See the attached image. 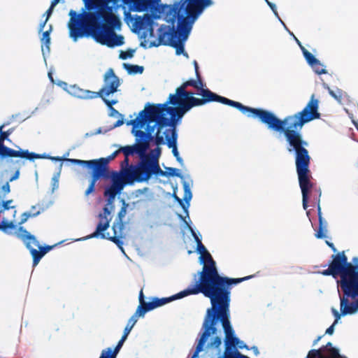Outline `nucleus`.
Listing matches in <instances>:
<instances>
[{
  "label": "nucleus",
  "instance_id": "f257e3e1",
  "mask_svg": "<svg viewBox=\"0 0 358 358\" xmlns=\"http://www.w3.org/2000/svg\"><path fill=\"white\" fill-rule=\"evenodd\" d=\"M319 101L312 95L303 109L294 115L286 116L283 120L275 115L268 122L267 127L275 131L283 133L287 143V150L294 153L295 165L299 184L302 193V203L305 210L310 201L317 206V214L322 212L320 197L322 191L320 187L310 181L309 169L311 157L306 149L308 143L300 133L303 125L313 120L319 119Z\"/></svg>",
  "mask_w": 358,
  "mask_h": 358
},
{
  "label": "nucleus",
  "instance_id": "f03ea898",
  "mask_svg": "<svg viewBox=\"0 0 358 358\" xmlns=\"http://www.w3.org/2000/svg\"><path fill=\"white\" fill-rule=\"evenodd\" d=\"M325 276L331 275L337 279L343 296H340L341 310L343 315H352L358 310V257H353L348 262L345 251L331 255L329 267L321 271Z\"/></svg>",
  "mask_w": 358,
  "mask_h": 358
},
{
  "label": "nucleus",
  "instance_id": "7ed1b4c3",
  "mask_svg": "<svg viewBox=\"0 0 358 358\" xmlns=\"http://www.w3.org/2000/svg\"><path fill=\"white\" fill-rule=\"evenodd\" d=\"M191 105H184L169 96L165 103L148 104L136 118L128 121L127 124L134 125V127H143L146 122H156L158 129L155 134V144L159 146L164 144V137L160 134L161 129L165 127H171V129H167L168 134H173V130H176L177 122L192 109Z\"/></svg>",
  "mask_w": 358,
  "mask_h": 358
},
{
  "label": "nucleus",
  "instance_id": "20e7f679",
  "mask_svg": "<svg viewBox=\"0 0 358 358\" xmlns=\"http://www.w3.org/2000/svg\"><path fill=\"white\" fill-rule=\"evenodd\" d=\"M199 261L201 264H203V266L202 271L199 272L198 280L195 282L194 285L189 287L191 289L189 293L195 294L202 293L206 296L231 289V285H237L252 278V275L238 278L221 276L218 273L215 262L208 251L201 255Z\"/></svg>",
  "mask_w": 358,
  "mask_h": 358
},
{
  "label": "nucleus",
  "instance_id": "39448f33",
  "mask_svg": "<svg viewBox=\"0 0 358 358\" xmlns=\"http://www.w3.org/2000/svg\"><path fill=\"white\" fill-rule=\"evenodd\" d=\"M194 93L186 90V93L180 94L178 88H176L175 94H169V97L173 100L178 101L180 103L186 105L192 104L191 108L195 106H199L206 104L208 102L217 101L225 105L234 107L241 111L243 113H250L251 116L257 117L259 120L267 125L268 122H271V119L275 116V114L269 110L262 108H255L243 105L241 103L229 99L226 97L221 96L213 92L209 89L202 90L196 94L201 95L202 98L199 99L194 96Z\"/></svg>",
  "mask_w": 358,
  "mask_h": 358
},
{
  "label": "nucleus",
  "instance_id": "423d86ee",
  "mask_svg": "<svg viewBox=\"0 0 358 358\" xmlns=\"http://www.w3.org/2000/svg\"><path fill=\"white\" fill-rule=\"evenodd\" d=\"M231 289L216 294L206 296L210 300L211 308L207 310L203 329V332L201 336V343L206 342L210 334H215L217 329L215 327L217 320L222 323L225 337L234 334V330L231 326L229 317Z\"/></svg>",
  "mask_w": 358,
  "mask_h": 358
},
{
  "label": "nucleus",
  "instance_id": "0eeeda50",
  "mask_svg": "<svg viewBox=\"0 0 358 358\" xmlns=\"http://www.w3.org/2000/svg\"><path fill=\"white\" fill-rule=\"evenodd\" d=\"M103 86L99 92L83 90L76 85H73L71 87V94L83 99H92L99 97L108 107L111 108L112 106L117 103V100H109L107 97L117 92V89L120 86V80L118 76L115 74L113 69H109L103 76Z\"/></svg>",
  "mask_w": 358,
  "mask_h": 358
},
{
  "label": "nucleus",
  "instance_id": "6e6552de",
  "mask_svg": "<svg viewBox=\"0 0 358 358\" xmlns=\"http://www.w3.org/2000/svg\"><path fill=\"white\" fill-rule=\"evenodd\" d=\"M141 160L136 165H131L124 172V178L131 182L148 181L152 175L165 176L166 172L159 166L157 159L148 155L141 157Z\"/></svg>",
  "mask_w": 358,
  "mask_h": 358
},
{
  "label": "nucleus",
  "instance_id": "1a4fd4ad",
  "mask_svg": "<svg viewBox=\"0 0 358 358\" xmlns=\"http://www.w3.org/2000/svg\"><path fill=\"white\" fill-rule=\"evenodd\" d=\"M17 236L24 243L26 247L29 250L33 257L34 266H36L43 256L53 248V246L50 245L40 246L36 238L22 227H19Z\"/></svg>",
  "mask_w": 358,
  "mask_h": 358
},
{
  "label": "nucleus",
  "instance_id": "9d476101",
  "mask_svg": "<svg viewBox=\"0 0 358 358\" xmlns=\"http://www.w3.org/2000/svg\"><path fill=\"white\" fill-rule=\"evenodd\" d=\"M182 38H178L176 31H167L161 27L159 29V36L157 41L150 42V47H158L160 45H169L176 49V53L178 55L182 54L188 57L187 52H185L184 44Z\"/></svg>",
  "mask_w": 358,
  "mask_h": 358
},
{
  "label": "nucleus",
  "instance_id": "9b49d317",
  "mask_svg": "<svg viewBox=\"0 0 358 358\" xmlns=\"http://www.w3.org/2000/svg\"><path fill=\"white\" fill-rule=\"evenodd\" d=\"M14 131V128H10L6 131H3L0 134V157H21L29 160L35 159H41L43 157L39 154L34 152H29L27 150H13L3 145L5 140H7L8 136Z\"/></svg>",
  "mask_w": 358,
  "mask_h": 358
},
{
  "label": "nucleus",
  "instance_id": "f8f14e48",
  "mask_svg": "<svg viewBox=\"0 0 358 358\" xmlns=\"http://www.w3.org/2000/svg\"><path fill=\"white\" fill-rule=\"evenodd\" d=\"M176 17L178 18L177 33L179 35V38H182V41H186L196 19L189 17L187 15L185 16L184 13L180 14V10L176 8L172 18L173 22Z\"/></svg>",
  "mask_w": 358,
  "mask_h": 358
},
{
  "label": "nucleus",
  "instance_id": "ddd939ff",
  "mask_svg": "<svg viewBox=\"0 0 358 358\" xmlns=\"http://www.w3.org/2000/svg\"><path fill=\"white\" fill-rule=\"evenodd\" d=\"M180 9L185 7V13L189 17L197 19L203 9L213 4L211 0H183Z\"/></svg>",
  "mask_w": 358,
  "mask_h": 358
},
{
  "label": "nucleus",
  "instance_id": "4468645a",
  "mask_svg": "<svg viewBox=\"0 0 358 358\" xmlns=\"http://www.w3.org/2000/svg\"><path fill=\"white\" fill-rule=\"evenodd\" d=\"M108 205H106L103 208V213L99 215V222L97 224L96 231L92 234L87 236L85 239L92 238L101 236V238H106V234L103 233L106 231L110 226V218L108 217L110 215L111 210L108 207Z\"/></svg>",
  "mask_w": 358,
  "mask_h": 358
},
{
  "label": "nucleus",
  "instance_id": "2eb2a0df",
  "mask_svg": "<svg viewBox=\"0 0 358 358\" xmlns=\"http://www.w3.org/2000/svg\"><path fill=\"white\" fill-rule=\"evenodd\" d=\"M145 124H147L146 131H141L139 129L136 130L135 129L136 127H134V126L132 125L133 126L132 134L136 136V138H138V141H140L141 142L147 141L148 145L149 148L150 142L153 140L155 141V136H152V133L154 132L155 127L157 126L158 127V124H157L156 122H149V123L146 122L144 124V126ZM137 128H142V127H138Z\"/></svg>",
  "mask_w": 358,
  "mask_h": 358
},
{
  "label": "nucleus",
  "instance_id": "dca6fc26",
  "mask_svg": "<svg viewBox=\"0 0 358 358\" xmlns=\"http://www.w3.org/2000/svg\"><path fill=\"white\" fill-rule=\"evenodd\" d=\"M120 148L126 157H129V156L133 155L134 153L138 154L140 157H143L148 149V145L147 141L141 142L136 138L134 145L120 147Z\"/></svg>",
  "mask_w": 358,
  "mask_h": 358
},
{
  "label": "nucleus",
  "instance_id": "f3484780",
  "mask_svg": "<svg viewBox=\"0 0 358 358\" xmlns=\"http://www.w3.org/2000/svg\"><path fill=\"white\" fill-rule=\"evenodd\" d=\"M316 351H318V354L315 356V358H347L345 356L341 355L338 350L334 348L331 342H328Z\"/></svg>",
  "mask_w": 358,
  "mask_h": 358
},
{
  "label": "nucleus",
  "instance_id": "a211bd4d",
  "mask_svg": "<svg viewBox=\"0 0 358 358\" xmlns=\"http://www.w3.org/2000/svg\"><path fill=\"white\" fill-rule=\"evenodd\" d=\"M159 0H124V4H133L138 12L155 8Z\"/></svg>",
  "mask_w": 358,
  "mask_h": 358
},
{
  "label": "nucleus",
  "instance_id": "6ab92c4d",
  "mask_svg": "<svg viewBox=\"0 0 358 358\" xmlns=\"http://www.w3.org/2000/svg\"><path fill=\"white\" fill-rule=\"evenodd\" d=\"M188 87H193L199 92L206 90L207 88L206 83L202 79V77L196 76V80L189 79L184 82L180 87H178V92L180 94L186 93V89Z\"/></svg>",
  "mask_w": 358,
  "mask_h": 358
},
{
  "label": "nucleus",
  "instance_id": "aec40b11",
  "mask_svg": "<svg viewBox=\"0 0 358 358\" xmlns=\"http://www.w3.org/2000/svg\"><path fill=\"white\" fill-rule=\"evenodd\" d=\"M190 289H191L188 287L185 290L178 293L177 294H175L171 297H166V298H162V299H159V298H156V297L152 298L151 301L152 302L154 309L156 308L160 307L162 306H164L166 303H169L175 299H180V298L187 296L188 295L194 294V293H189V291Z\"/></svg>",
  "mask_w": 358,
  "mask_h": 358
},
{
  "label": "nucleus",
  "instance_id": "412c9836",
  "mask_svg": "<svg viewBox=\"0 0 358 358\" xmlns=\"http://www.w3.org/2000/svg\"><path fill=\"white\" fill-rule=\"evenodd\" d=\"M121 152L120 148L113 152L110 155H109L106 158H100L99 159H95L96 166L95 169H98L100 168L101 169V173L104 175L110 176L108 171V163L110 160L114 159L117 155Z\"/></svg>",
  "mask_w": 358,
  "mask_h": 358
},
{
  "label": "nucleus",
  "instance_id": "4be33fe9",
  "mask_svg": "<svg viewBox=\"0 0 358 358\" xmlns=\"http://www.w3.org/2000/svg\"><path fill=\"white\" fill-rule=\"evenodd\" d=\"M154 24V17L152 15L146 13L143 16H136L134 26L139 30L145 29L148 27H152Z\"/></svg>",
  "mask_w": 358,
  "mask_h": 358
},
{
  "label": "nucleus",
  "instance_id": "5701e85b",
  "mask_svg": "<svg viewBox=\"0 0 358 358\" xmlns=\"http://www.w3.org/2000/svg\"><path fill=\"white\" fill-rule=\"evenodd\" d=\"M166 145L169 148H172V152L175 157H179V152L177 149V138L178 134L176 130H173V134H168V130L164 132Z\"/></svg>",
  "mask_w": 358,
  "mask_h": 358
},
{
  "label": "nucleus",
  "instance_id": "b1692460",
  "mask_svg": "<svg viewBox=\"0 0 358 358\" xmlns=\"http://www.w3.org/2000/svg\"><path fill=\"white\" fill-rule=\"evenodd\" d=\"M127 338V336L123 334L114 350L108 348L106 350H103L99 358H116L117 355L118 354Z\"/></svg>",
  "mask_w": 358,
  "mask_h": 358
},
{
  "label": "nucleus",
  "instance_id": "393cba45",
  "mask_svg": "<svg viewBox=\"0 0 358 358\" xmlns=\"http://www.w3.org/2000/svg\"><path fill=\"white\" fill-rule=\"evenodd\" d=\"M101 178L108 179L110 178V176L104 175L101 173V169L98 168V169H94L92 172V179L90 181V184L88 186L87 189L85 191V195L87 196L90 194L92 193L94 191L95 184L96 181Z\"/></svg>",
  "mask_w": 358,
  "mask_h": 358
},
{
  "label": "nucleus",
  "instance_id": "a878e982",
  "mask_svg": "<svg viewBox=\"0 0 358 358\" xmlns=\"http://www.w3.org/2000/svg\"><path fill=\"white\" fill-rule=\"evenodd\" d=\"M128 203H127L124 200H122V206L118 212L117 222H114L113 224V230L116 233L117 229L120 231H123L124 229V222L123 220L127 214V208L128 207Z\"/></svg>",
  "mask_w": 358,
  "mask_h": 358
},
{
  "label": "nucleus",
  "instance_id": "bb28decb",
  "mask_svg": "<svg viewBox=\"0 0 358 358\" xmlns=\"http://www.w3.org/2000/svg\"><path fill=\"white\" fill-rule=\"evenodd\" d=\"M126 182H129V181L124 178V175L121 176L117 174V172H113L112 184L110 186L115 188L117 191L120 192L123 189Z\"/></svg>",
  "mask_w": 358,
  "mask_h": 358
},
{
  "label": "nucleus",
  "instance_id": "cd10ccee",
  "mask_svg": "<svg viewBox=\"0 0 358 358\" xmlns=\"http://www.w3.org/2000/svg\"><path fill=\"white\" fill-rule=\"evenodd\" d=\"M318 220H319V227L318 229L315 234V236L317 238H323L326 236L327 232V222L324 220L322 216V212L320 214H317Z\"/></svg>",
  "mask_w": 358,
  "mask_h": 358
},
{
  "label": "nucleus",
  "instance_id": "c85d7f7f",
  "mask_svg": "<svg viewBox=\"0 0 358 358\" xmlns=\"http://www.w3.org/2000/svg\"><path fill=\"white\" fill-rule=\"evenodd\" d=\"M153 309L154 307L152 301L150 302L144 301L143 303H141V305L138 306L135 313H136L139 317H143L147 312Z\"/></svg>",
  "mask_w": 358,
  "mask_h": 358
},
{
  "label": "nucleus",
  "instance_id": "c756f323",
  "mask_svg": "<svg viewBox=\"0 0 358 358\" xmlns=\"http://www.w3.org/2000/svg\"><path fill=\"white\" fill-rule=\"evenodd\" d=\"M120 193L112 186L107 187L104 191V196L107 197V205H111V208H113V203L116 195Z\"/></svg>",
  "mask_w": 358,
  "mask_h": 358
},
{
  "label": "nucleus",
  "instance_id": "7c9ffc66",
  "mask_svg": "<svg viewBox=\"0 0 358 358\" xmlns=\"http://www.w3.org/2000/svg\"><path fill=\"white\" fill-rule=\"evenodd\" d=\"M113 233H114V235L113 236H106L105 238H107V239L111 241L112 242H113L114 243H115L117 245V247L124 252V249L122 247L123 242L121 240V238H122V231H120V229H117L116 234L114 231H113Z\"/></svg>",
  "mask_w": 358,
  "mask_h": 358
},
{
  "label": "nucleus",
  "instance_id": "2f4dec72",
  "mask_svg": "<svg viewBox=\"0 0 358 358\" xmlns=\"http://www.w3.org/2000/svg\"><path fill=\"white\" fill-rule=\"evenodd\" d=\"M66 161L71 162V163L74 164H80V165H85L87 168L92 169V171H94L95 166H96V162L95 159L92 160H81V159H66Z\"/></svg>",
  "mask_w": 358,
  "mask_h": 358
},
{
  "label": "nucleus",
  "instance_id": "473e14b6",
  "mask_svg": "<svg viewBox=\"0 0 358 358\" xmlns=\"http://www.w3.org/2000/svg\"><path fill=\"white\" fill-rule=\"evenodd\" d=\"M124 68L127 71L129 74L142 73L144 68L142 66L134 65L129 64H124Z\"/></svg>",
  "mask_w": 358,
  "mask_h": 358
},
{
  "label": "nucleus",
  "instance_id": "72a5a7b5",
  "mask_svg": "<svg viewBox=\"0 0 358 358\" xmlns=\"http://www.w3.org/2000/svg\"><path fill=\"white\" fill-rule=\"evenodd\" d=\"M139 316L138 315H136V313H134L131 317L130 319L128 321V323L127 324V326L125 327L124 328V335L128 336V335L129 334L130 331H131V329H133L134 326L136 324V323L138 321V317Z\"/></svg>",
  "mask_w": 358,
  "mask_h": 358
},
{
  "label": "nucleus",
  "instance_id": "f704fd0d",
  "mask_svg": "<svg viewBox=\"0 0 358 358\" xmlns=\"http://www.w3.org/2000/svg\"><path fill=\"white\" fill-rule=\"evenodd\" d=\"M301 51L306 60L310 66H313L314 63H317V59H316L314 55L308 51L304 47H301Z\"/></svg>",
  "mask_w": 358,
  "mask_h": 358
},
{
  "label": "nucleus",
  "instance_id": "c9c22d12",
  "mask_svg": "<svg viewBox=\"0 0 358 358\" xmlns=\"http://www.w3.org/2000/svg\"><path fill=\"white\" fill-rule=\"evenodd\" d=\"M332 312H333L334 315L335 316L336 319H335L334 323L329 328H327L325 331V334H329V335L333 334V333L334 331L335 324L338 322V320L341 318V315H343L341 312L340 314L336 309H334V308L332 309Z\"/></svg>",
  "mask_w": 358,
  "mask_h": 358
},
{
  "label": "nucleus",
  "instance_id": "e433bc0d",
  "mask_svg": "<svg viewBox=\"0 0 358 358\" xmlns=\"http://www.w3.org/2000/svg\"><path fill=\"white\" fill-rule=\"evenodd\" d=\"M190 230H191L192 234L193 236L194 237L195 241L196 242V244H197V247H196L197 252L200 255H202V253L203 254L204 252H207L208 250H206V247L203 245V243H201L199 238L197 236L196 233L194 231V230L191 227H190Z\"/></svg>",
  "mask_w": 358,
  "mask_h": 358
},
{
  "label": "nucleus",
  "instance_id": "4c0bfd02",
  "mask_svg": "<svg viewBox=\"0 0 358 358\" xmlns=\"http://www.w3.org/2000/svg\"><path fill=\"white\" fill-rule=\"evenodd\" d=\"M52 29V27L50 26V29L44 31L42 35V38H41V41L42 43H43L48 50V52L50 51V34Z\"/></svg>",
  "mask_w": 358,
  "mask_h": 358
},
{
  "label": "nucleus",
  "instance_id": "58836bf2",
  "mask_svg": "<svg viewBox=\"0 0 358 358\" xmlns=\"http://www.w3.org/2000/svg\"><path fill=\"white\" fill-rule=\"evenodd\" d=\"M60 1L61 0H52L50 6L46 11V15H47L46 20L42 24H41L40 31H41L43 29L46 22L48 21V18L51 15L54 8L59 3Z\"/></svg>",
  "mask_w": 358,
  "mask_h": 358
},
{
  "label": "nucleus",
  "instance_id": "ea45409f",
  "mask_svg": "<svg viewBox=\"0 0 358 358\" xmlns=\"http://www.w3.org/2000/svg\"><path fill=\"white\" fill-rule=\"evenodd\" d=\"M183 188H184V196L183 199L185 202L189 203L192 199V194L190 190L189 184L187 182H183Z\"/></svg>",
  "mask_w": 358,
  "mask_h": 358
},
{
  "label": "nucleus",
  "instance_id": "a19ab883",
  "mask_svg": "<svg viewBox=\"0 0 358 358\" xmlns=\"http://www.w3.org/2000/svg\"><path fill=\"white\" fill-rule=\"evenodd\" d=\"M40 213H41L40 210H38V211L34 212V213H29V212H24V213H23L22 214L21 220L19 222V224H24V222H26L27 221V220L29 217H36V216L38 215Z\"/></svg>",
  "mask_w": 358,
  "mask_h": 358
},
{
  "label": "nucleus",
  "instance_id": "79ce46f5",
  "mask_svg": "<svg viewBox=\"0 0 358 358\" xmlns=\"http://www.w3.org/2000/svg\"><path fill=\"white\" fill-rule=\"evenodd\" d=\"M314 71L317 73V74H326L327 73V71H326V69L324 68H323V66L322 64L320 63V62L317 59V63H314L313 66H310Z\"/></svg>",
  "mask_w": 358,
  "mask_h": 358
},
{
  "label": "nucleus",
  "instance_id": "37998d69",
  "mask_svg": "<svg viewBox=\"0 0 358 358\" xmlns=\"http://www.w3.org/2000/svg\"><path fill=\"white\" fill-rule=\"evenodd\" d=\"M329 93L331 94V96H333L336 100L338 101L339 102L341 101L343 92L341 90H337L336 92L331 90L329 87H328Z\"/></svg>",
  "mask_w": 358,
  "mask_h": 358
},
{
  "label": "nucleus",
  "instance_id": "c03bdc74",
  "mask_svg": "<svg viewBox=\"0 0 358 358\" xmlns=\"http://www.w3.org/2000/svg\"><path fill=\"white\" fill-rule=\"evenodd\" d=\"M166 170H167V171H165L166 172L165 176H177L180 178H183V176L180 174V173L179 172V170L178 169L168 167V168H166Z\"/></svg>",
  "mask_w": 358,
  "mask_h": 358
},
{
  "label": "nucleus",
  "instance_id": "a18cd8bd",
  "mask_svg": "<svg viewBox=\"0 0 358 358\" xmlns=\"http://www.w3.org/2000/svg\"><path fill=\"white\" fill-rule=\"evenodd\" d=\"M134 50L132 49H128L126 51H121L120 53V59H127L128 58H131L134 56Z\"/></svg>",
  "mask_w": 358,
  "mask_h": 358
},
{
  "label": "nucleus",
  "instance_id": "49530a36",
  "mask_svg": "<svg viewBox=\"0 0 358 358\" xmlns=\"http://www.w3.org/2000/svg\"><path fill=\"white\" fill-rule=\"evenodd\" d=\"M15 227V224L13 222L8 221H2L1 224H0V229L6 231L7 229H14Z\"/></svg>",
  "mask_w": 358,
  "mask_h": 358
},
{
  "label": "nucleus",
  "instance_id": "de8ad7c7",
  "mask_svg": "<svg viewBox=\"0 0 358 358\" xmlns=\"http://www.w3.org/2000/svg\"><path fill=\"white\" fill-rule=\"evenodd\" d=\"M206 342H203L201 343V345H200V343H201V338H199V341H198V343H197V345L196 347V350H195V352L192 356V358H199L198 357V354L203 350V345L205 344Z\"/></svg>",
  "mask_w": 358,
  "mask_h": 358
},
{
  "label": "nucleus",
  "instance_id": "09e8293b",
  "mask_svg": "<svg viewBox=\"0 0 358 358\" xmlns=\"http://www.w3.org/2000/svg\"><path fill=\"white\" fill-rule=\"evenodd\" d=\"M9 181L6 182L2 187H1V192L3 195H6L10 192V187L9 185Z\"/></svg>",
  "mask_w": 358,
  "mask_h": 358
},
{
  "label": "nucleus",
  "instance_id": "8fccbe9b",
  "mask_svg": "<svg viewBox=\"0 0 358 358\" xmlns=\"http://www.w3.org/2000/svg\"><path fill=\"white\" fill-rule=\"evenodd\" d=\"M222 343L221 338L218 336H216L213 338L212 342L210 343V345L215 348H218Z\"/></svg>",
  "mask_w": 358,
  "mask_h": 358
},
{
  "label": "nucleus",
  "instance_id": "3c124183",
  "mask_svg": "<svg viewBox=\"0 0 358 358\" xmlns=\"http://www.w3.org/2000/svg\"><path fill=\"white\" fill-rule=\"evenodd\" d=\"M12 202H13L12 199L3 201L2 206H3V210H9L10 208H15L14 206H10V203H11Z\"/></svg>",
  "mask_w": 358,
  "mask_h": 358
},
{
  "label": "nucleus",
  "instance_id": "603ef678",
  "mask_svg": "<svg viewBox=\"0 0 358 358\" xmlns=\"http://www.w3.org/2000/svg\"><path fill=\"white\" fill-rule=\"evenodd\" d=\"M52 189H57L59 187V179L57 176H54L52 179Z\"/></svg>",
  "mask_w": 358,
  "mask_h": 358
},
{
  "label": "nucleus",
  "instance_id": "864d4df0",
  "mask_svg": "<svg viewBox=\"0 0 358 358\" xmlns=\"http://www.w3.org/2000/svg\"><path fill=\"white\" fill-rule=\"evenodd\" d=\"M20 176V169H17L15 173L10 178L9 182H13L15 180H17Z\"/></svg>",
  "mask_w": 358,
  "mask_h": 358
},
{
  "label": "nucleus",
  "instance_id": "5fc2aeb1",
  "mask_svg": "<svg viewBox=\"0 0 358 358\" xmlns=\"http://www.w3.org/2000/svg\"><path fill=\"white\" fill-rule=\"evenodd\" d=\"M318 354V351H316V350H310L306 358H315V356H316Z\"/></svg>",
  "mask_w": 358,
  "mask_h": 358
},
{
  "label": "nucleus",
  "instance_id": "6e6d98bb",
  "mask_svg": "<svg viewBox=\"0 0 358 358\" xmlns=\"http://www.w3.org/2000/svg\"><path fill=\"white\" fill-rule=\"evenodd\" d=\"M194 70H195V75L196 76L201 77V75L199 72V65L196 60L194 61Z\"/></svg>",
  "mask_w": 358,
  "mask_h": 358
},
{
  "label": "nucleus",
  "instance_id": "4d7b16f0",
  "mask_svg": "<svg viewBox=\"0 0 358 358\" xmlns=\"http://www.w3.org/2000/svg\"><path fill=\"white\" fill-rule=\"evenodd\" d=\"M120 116H121V119L118 120L114 124V127H120L124 124V120L122 115L121 114H119Z\"/></svg>",
  "mask_w": 358,
  "mask_h": 358
},
{
  "label": "nucleus",
  "instance_id": "13d9d810",
  "mask_svg": "<svg viewBox=\"0 0 358 358\" xmlns=\"http://www.w3.org/2000/svg\"><path fill=\"white\" fill-rule=\"evenodd\" d=\"M154 152H155V157H152V159H157L159 158L160 154H161V148L157 147L154 150H153Z\"/></svg>",
  "mask_w": 358,
  "mask_h": 358
},
{
  "label": "nucleus",
  "instance_id": "bf43d9fd",
  "mask_svg": "<svg viewBox=\"0 0 358 358\" xmlns=\"http://www.w3.org/2000/svg\"><path fill=\"white\" fill-rule=\"evenodd\" d=\"M326 244L333 250L334 252H336L337 251V249L334 246V243L326 241Z\"/></svg>",
  "mask_w": 358,
  "mask_h": 358
},
{
  "label": "nucleus",
  "instance_id": "052dcab7",
  "mask_svg": "<svg viewBox=\"0 0 358 358\" xmlns=\"http://www.w3.org/2000/svg\"><path fill=\"white\" fill-rule=\"evenodd\" d=\"M138 299H139V305H141V303H143L145 301L144 295H143V292L142 289L141 290V292L139 293Z\"/></svg>",
  "mask_w": 358,
  "mask_h": 358
},
{
  "label": "nucleus",
  "instance_id": "680f3d73",
  "mask_svg": "<svg viewBox=\"0 0 358 358\" xmlns=\"http://www.w3.org/2000/svg\"><path fill=\"white\" fill-rule=\"evenodd\" d=\"M268 5L270 6V8L272 9V10L277 15V13L275 11V5L273 3H271L268 1V0H265Z\"/></svg>",
  "mask_w": 358,
  "mask_h": 358
},
{
  "label": "nucleus",
  "instance_id": "e2e57ef3",
  "mask_svg": "<svg viewBox=\"0 0 358 358\" xmlns=\"http://www.w3.org/2000/svg\"><path fill=\"white\" fill-rule=\"evenodd\" d=\"M174 198L176 201H178V202L180 203V205L183 208H185V206H184V203H183V201H182V199H180L179 197H178L175 194H174Z\"/></svg>",
  "mask_w": 358,
  "mask_h": 358
},
{
  "label": "nucleus",
  "instance_id": "0e129e2a",
  "mask_svg": "<svg viewBox=\"0 0 358 358\" xmlns=\"http://www.w3.org/2000/svg\"><path fill=\"white\" fill-rule=\"evenodd\" d=\"M145 29H148L150 36L153 37L155 36L153 26L150 27H148Z\"/></svg>",
  "mask_w": 358,
  "mask_h": 358
},
{
  "label": "nucleus",
  "instance_id": "69168bd1",
  "mask_svg": "<svg viewBox=\"0 0 358 358\" xmlns=\"http://www.w3.org/2000/svg\"><path fill=\"white\" fill-rule=\"evenodd\" d=\"M129 157H124V161L122 162V166H123L124 164L125 166H129Z\"/></svg>",
  "mask_w": 358,
  "mask_h": 358
},
{
  "label": "nucleus",
  "instance_id": "338daca9",
  "mask_svg": "<svg viewBox=\"0 0 358 358\" xmlns=\"http://www.w3.org/2000/svg\"><path fill=\"white\" fill-rule=\"evenodd\" d=\"M323 337V335L322 336H319L314 341H313V345H315L320 341V339Z\"/></svg>",
  "mask_w": 358,
  "mask_h": 358
},
{
  "label": "nucleus",
  "instance_id": "774afa93",
  "mask_svg": "<svg viewBox=\"0 0 358 358\" xmlns=\"http://www.w3.org/2000/svg\"><path fill=\"white\" fill-rule=\"evenodd\" d=\"M176 160L181 164H182V162H183V160L179 156L178 157H176Z\"/></svg>",
  "mask_w": 358,
  "mask_h": 358
}]
</instances>
